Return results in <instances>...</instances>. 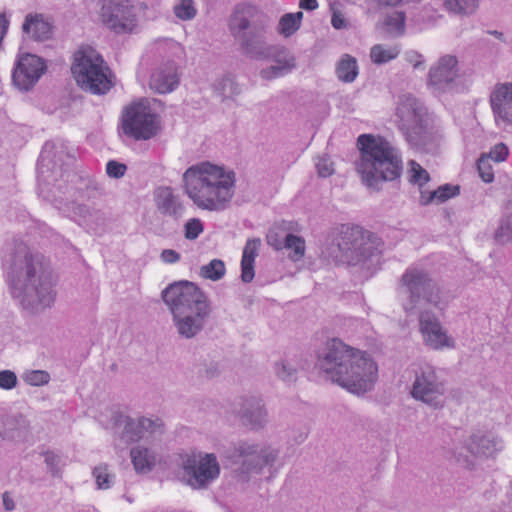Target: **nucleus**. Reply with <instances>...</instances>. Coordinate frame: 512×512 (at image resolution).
Wrapping results in <instances>:
<instances>
[{"mask_svg": "<svg viewBox=\"0 0 512 512\" xmlns=\"http://www.w3.org/2000/svg\"><path fill=\"white\" fill-rule=\"evenodd\" d=\"M183 469L189 476L193 488H205L220 474V466L214 454H199L187 457Z\"/></svg>", "mask_w": 512, "mask_h": 512, "instance_id": "4468645a", "label": "nucleus"}, {"mask_svg": "<svg viewBox=\"0 0 512 512\" xmlns=\"http://www.w3.org/2000/svg\"><path fill=\"white\" fill-rule=\"evenodd\" d=\"M71 71L77 84L92 94H105L112 87L108 66L92 48L80 49L75 53Z\"/></svg>", "mask_w": 512, "mask_h": 512, "instance_id": "1a4fd4ad", "label": "nucleus"}, {"mask_svg": "<svg viewBox=\"0 0 512 512\" xmlns=\"http://www.w3.org/2000/svg\"><path fill=\"white\" fill-rule=\"evenodd\" d=\"M489 103L495 126L502 131H509L512 128V81L495 84Z\"/></svg>", "mask_w": 512, "mask_h": 512, "instance_id": "f3484780", "label": "nucleus"}, {"mask_svg": "<svg viewBox=\"0 0 512 512\" xmlns=\"http://www.w3.org/2000/svg\"><path fill=\"white\" fill-rule=\"evenodd\" d=\"M275 375L286 383L296 381L298 374V367L294 360L284 358L274 364Z\"/></svg>", "mask_w": 512, "mask_h": 512, "instance_id": "72a5a7b5", "label": "nucleus"}, {"mask_svg": "<svg viewBox=\"0 0 512 512\" xmlns=\"http://www.w3.org/2000/svg\"><path fill=\"white\" fill-rule=\"evenodd\" d=\"M8 279L12 296L25 310L36 313L53 304L51 269L41 254L32 253L23 243L17 245L12 254Z\"/></svg>", "mask_w": 512, "mask_h": 512, "instance_id": "f03ea898", "label": "nucleus"}, {"mask_svg": "<svg viewBox=\"0 0 512 512\" xmlns=\"http://www.w3.org/2000/svg\"><path fill=\"white\" fill-rule=\"evenodd\" d=\"M336 76L339 81L344 83H352L359 74L358 62L355 57L344 54L336 64Z\"/></svg>", "mask_w": 512, "mask_h": 512, "instance_id": "cd10ccee", "label": "nucleus"}, {"mask_svg": "<svg viewBox=\"0 0 512 512\" xmlns=\"http://www.w3.org/2000/svg\"><path fill=\"white\" fill-rule=\"evenodd\" d=\"M39 181H42V178L41 176L39 177ZM39 189H40V193L41 195L49 200V201H54L55 199L52 197V195H50V193L52 192V190L48 187V183L47 184H43L42 182H40L39 184Z\"/></svg>", "mask_w": 512, "mask_h": 512, "instance_id": "052dcab7", "label": "nucleus"}, {"mask_svg": "<svg viewBox=\"0 0 512 512\" xmlns=\"http://www.w3.org/2000/svg\"><path fill=\"white\" fill-rule=\"evenodd\" d=\"M239 413L242 421L254 429L263 427L267 422V412L257 397L245 398Z\"/></svg>", "mask_w": 512, "mask_h": 512, "instance_id": "b1692460", "label": "nucleus"}, {"mask_svg": "<svg viewBox=\"0 0 512 512\" xmlns=\"http://www.w3.org/2000/svg\"><path fill=\"white\" fill-rule=\"evenodd\" d=\"M260 77L264 80H273L279 77H283L286 74L275 64L267 66L260 70Z\"/></svg>", "mask_w": 512, "mask_h": 512, "instance_id": "5fc2aeb1", "label": "nucleus"}, {"mask_svg": "<svg viewBox=\"0 0 512 512\" xmlns=\"http://www.w3.org/2000/svg\"><path fill=\"white\" fill-rule=\"evenodd\" d=\"M180 254L173 249H164L160 254V259L166 264H174L180 260Z\"/></svg>", "mask_w": 512, "mask_h": 512, "instance_id": "13d9d810", "label": "nucleus"}, {"mask_svg": "<svg viewBox=\"0 0 512 512\" xmlns=\"http://www.w3.org/2000/svg\"><path fill=\"white\" fill-rule=\"evenodd\" d=\"M317 0H299V7L304 10L313 11L318 8Z\"/></svg>", "mask_w": 512, "mask_h": 512, "instance_id": "bf43d9fd", "label": "nucleus"}, {"mask_svg": "<svg viewBox=\"0 0 512 512\" xmlns=\"http://www.w3.org/2000/svg\"><path fill=\"white\" fill-rule=\"evenodd\" d=\"M303 13L298 11L296 13L284 14L278 23L277 31L285 38L292 36L297 32L301 26Z\"/></svg>", "mask_w": 512, "mask_h": 512, "instance_id": "2f4dec72", "label": "nucleus"}, {"mask_svg": "<svg viewBox=\"0 0 512 512\" xmlns=\"http://www.w3.org/2000/svg\"><path fill=\"white\" fill-rule=\"evenodd\" d=\"M204 231V224L199 218H191L184 225V236L188 240L197 239Z\"/></svg>", "mask_w": 512, "mask_h": 512, "instance_id": "c03bdc74", "label": "nucleus"}, {"mask_svg": "<svg viewBox=\"0 0 512 512\" xmlns=\"http://www.w3.org/2000/svg\"><path fill=\"white\" fill-rule=\"evenodd\" d=\"M161 297L172 314L173 325L181 338H195L204 329L212 311L211 303L196 284L174 282L162 291Z\"/></svg>", "mask_w": 512, "mask_h": 512, "instance_id": "39448f33", "label": "nucleus"}, {"mask_svg": "<svg viewBox=\"0 0 512 512\" xmlns=\"http://www.w3.org/2000/svg\"><path fill=\"white\" fill-rule=\"evenodd\" d=\"M460 77L459 61L455 55L438 58L429 69L428 86L436 93L451 90Z\"/></svg>", "mask_w": 512, "mask_h": 512, "instance_id": "dca6fc26", "label": "nucleus"}, {"mask_svg": "<svg viewBox=\"0 0 512 512\" xmlns=\"http://www.w3.org/2000/svg\"><path fill=\"white\" fill-rule=\"evenodd\" d=\"M285 249L289 250V258L294 261H300L305 255V240L294 234L285 235Z\"/></svg>", "mask_w": 512, "mask_h": 512, "instance_id": "e433bc0d", "label": "nucleus"}, {"mask_svg": "<svg viewBox=\"0 0 512 512\" xmlns=\"http://www.w3.org/2000/svg\"><path fill=\"white\" fill-rule=\"evenodd\" d=\"M131 462L137 473L147 474L157 463V454L144 445H136L130 451Z\"/></svg>", "mask_w": 512, "mask_h": 512, "instance_id": "a878e982", "label": "nucleus"}, {"mask_svg": "<svg viewBox=\"0 0 512 512\" xmlns=\"http://www.w3.org/2000/svg\"><path fill=\"white\" fill-rule=\"evenodd\" d=\"M332 26L337 29H346L348 27V23L340 10L333 9L332 17H331Z\"/></svg>", "mask_w": 512, "mask_h": 512, "instance_id": "4d7b16f0", "label": "nucleus"}, {"mask_svg": "<svg viewBox=\"0 0 512 512\" xmlns=\"http://www.w3.org/2000/svg\"><path fill=\"white\" fill-rule=\"evenodd\" d=\"M17 385V376L11 370L0 371V388L11 390Z\"/></svg>", "mask_w": 512, "mask_h": 512, "instance_id": "3c124183", "label": "nucleus"}, {"mask_svg": "<svg viewBox=\"0 0 512 512\" xmlns=\"http://www.w3.org/2000/svg\"><path fill=\"white\" fill-rule=\"evenodd\" d=\"M215 88L223 98H230L238 93V87L231 78L221 79L218 81Z\"/></svg>", "mask_w": 512, "mask_h": 512, "instance_id": "de8ad7c7", "label": "nucleus"}, {"mask_svg": "<svg viewBox=\"0 0 512 512\" xmlns=\"http://www.w3.org/2000/svg\"><path fill=\"white\" fill-rule=\"evenodd\" d=\"M405 13L396 11L386 16L384 24L392 36H400L405 32Z\"/></svg>", "mask_w": 512, "mask_h": 512, "instance_id": "58836bf2", "label": "nucleus"}, {"mask_svg": "<svg viewBox=\"0 0 512 512\" xmlns=\"http://www.w3.org/2000/svg\"><path fill=\"white\" fill-rule=\"evenodd\" d=\"M405 59L414 69H424L425 59L418 51H407L405 53Z\"/></svg>", "mask_w": 512, "mask_h": 512, "instance_id": "864d4df0", "label": "nucleus"}, {"mask_svg": "<svg viewBox=\"0 0 512 512\" xmlns=\"http://www.w3.org/2000/svg\"><path fill=\"white\" fill-rule=\"evenodd\" d=\"M230 30L233 36L240 41L244 35L249 34L256 27H252L248 17L242 12L237 10L230 20Z\"/></svg>", "mask_w": 512, "mask_h": 512, "instance_id": "473e14b6", "label": "nucleus"}, {"mask_svg": "<svg viewBox=\"0 0 512 512\" xmlns=\"http://www.w3.org/2000/svg\"><path fill=\"white\" fill-rule=\"evenodd\" d=\"M127 167L125 164L111 160L106 165V172L108 176L119 179L124 176Z\"/></svg>", "mask_w": 512, "mask_h": 512, "instance_id": "603ef678", "label": "nucleus"}, {"mask_svg": "<svg viewBox=\"0 0 512 512\" xmlns=\"http://www.w3.org/2000/svg\"><path fill=\"white\" fill-rule=\"evenodd\" d=\"M3 505L6 511H12L15 508L13 499L8 493L3 494Z\"/></svg>", "mask_w": 512, "mask_h": 512, "instance_id": "680f3d73", "label": "nucleus"}, {"mask_svg": "<svg viewBox=\"0 0 512 512\" xmlns=\"http://www.w3.org/2000/svg\"><path fill=\"white\" fill-rule=\"evenodd\" d=\"M197 10L192 0H181L174 6V14L183 21L191 20L196 16Z\"/></svg>", "mask_w": 512, "mask_h": 512, "instance_id": "a19ab883", "label": "nucleus"}, {"mask_svg": "<svg viewBox=\"0 0 512 512\" xmlns=\"http://www.w3.org/2000/svg\"><path fill=\"white\" fill-rule=\"evenodd\" d=\"M23 31L37 40H43L48 38L51 26L42 15L29 14L26 16L25 22L23 23Z\"/></svg>", "mask_w": 512, "mask_h": 512, "instance_id": "bb28decb", "label": "nucleus"}, {"mask_svg": "<svg viewBox=\"0 0 512 512\" xmlns=\"http://www.w3.org/2000/svg\"><path fill=\"white\" fill-rule=\"evenodd\" d=\"M156 207L163 215L178 219L182 217L185 207L180 197L170 187H160L155 194Z\"/></svg>", "mask_w": 512, "mask_h": 512, "instance_id": "5701e85b", "label": "nucleus"}, {"mask_svg": "<svg viewBox=\"0 0 512 512\" xmlns=\"http://www.w3.org/2000/svg\"><path fill=\"white\" fill-rule=\"evenodd\" d=\"M124 425V437L129 441H138L148 438L162 432L163 423L159 418L137 417L130 418L126 416H115V423Z\"/></svg>", "mask_w": 512, "mask_h": 512, "instance_id": "6ab92c4d", "label": "nucleus"}, {"mask_svg": "<svg viewBox=\"0 0 512 512\" xmlns=\"http://www.w3.org/2000/svg\"><path fill=\"white\" fill-rule=\"evenodd\" d=\"M398 297L407 314H418V330L426 347L435 351L456 348V339L428 308L444 311L449 298L424 270L411 267L404 272L398 285Z\"/></svg>", "mask_w": 512, "mask_h": 512, "instance_id": "f257e3e1", "label": "nucleus"}, {"mask_svg": "<svg viewBox=\"0 0 512 512\" xmlns=\"http://www.w3.org/2000/svg\"><path fill=\"white\" fill-rule=\"evenodd\" d=\"M317 363L328 379L356 395L371 391L378 380L376 362L366 352L339 339L327 342Z\"/></svg>", "mask_w": 512, "mask_h": 512, "instance_id": "7ed1b4c3", "label": "nucleus"}, {"mask_svg": "<svg viewBox=\"0 0 512 512\" xmlns=\"http://www.w3.org/2000/svg\"><path fill=\"white\" fill-rule=\"evenodd\" d=\"M458 193L459 188L457 186L445 184L433 191L421 190L420 202L423 205H429L432 203L439 204L447 201Z\"/></svg>", "mask_w": 512, "mask_h": 512, "instance_id": "c756f323", "label": "nucleus"}, {"mask_svg": "<svg viewBox=\"0 0 512 512\" xmlns=\"http://www.w3.org/2000/svg\"><path fill=\"white\" fill-rule=\"evenodd\" d=\"M100 18L107 28L117 33L131 31L136 25L133 8L124 0H104Z\"/></svg>", "mask_w": 512, "mask_h": 512, "instance_id": "2eb2a0df", "label": "nucleus"}, {"mask_svg": "<svg viewBox=\"0 0 512 512\" xmlns=\"http://www.w3.org/2000/svg\"><path fill=\"white\" fill-rule=\"evenodd\" d=\"M44 60L34 54L21 56L13 72V82L20 90H29L46 71Z\"/></svg>", "mask_w": 512, "mask_h": 512, "instance_id": "a211bd4d", "label": "nucleus"}, {"mask_svg": "<svg viewBox=\"0 0 512 512\" xmlns=\"http://www.w3.org/2000/svg\"><path fill=\"white\" fill-rule=\"evenodd\" d=\"M179 84L177 67L174 62H168L157 67L150 78V88L159 93L165 94L172 92Z\"/></svg>", "mask_w": 512, "mask_h": 512, "instance_id": "aec40b11", "label": "nucleus"}, {"mask_svg": "<svg viewBox=\"0 0 512 512\" xmlns=\"http://www.w3.org/2000/svg\"><path fill=\"white\" fill-rule=\"evenodd\" d=\"M380 5L395 7L399 5L402 0H377Z\"/></svg>", "mask_w": 512, "mask_h": 512, "instance_id": "e2e57ef3", "label": "nucleus"}, {"mask_svg": "<svg viewBox=\"0 0 512 512\" xmlns=\"http://www.w3.org/2000/svg\"><path fill=\"white\" fill-rule=\"evenodd\" d=\"M261 240L253 238L247 240L241 259V280L250 283L255 276V259L259 254Z\"/></svg>", "mask_w": 512, "mask_h": 512, "instance_id": "393cba45", "label": "nucleus"}, {"mask_svg": "<svg viewBox=\"0 0 512 512\" xmlns=\"http://www.w3.org/2000/svg\"><path fill=\"white\" fill-rule=\"evenodd\" d=\"M477 168L479 172V176L486 183H491L494 180V171L491 164V161L488 159V156H483L478 159Z\"/></svg>", "mask_w": 512, "mask_h": 512, "instance_id": "a18cd8bd", "label": "nucleus"}, {"mask_svg": "<svg viewBox=\"0 0 512 512\" xmlns=\"http://www.w3.org/2000/svg\"><path fill=\"white\" fill-rule=\"evenodd\" d=\"M185 193L199 208L206 211L225 210L235 193L236 175L233 170L200 162L183 174Z\"/></svg>", "mask_w": 512, "mask_h": 512, "instance_id": "20e7f679", "label": "nucleus"}, {"mask_svg": "<svg viewBox=\"0 0 512 512\" xmlns=\"http://www.w3.org/2000/svg\"><path fill=\"white\" fill-rule=\"evenodd\" d=\"M407 173L409 181L412 184L418 185L420 191L423 190V186L430 180L429 173L415 160L408 162Z\"/></svg>", "mask_w": 512, "mask_h": 512, "instance_id": "4c0bfd02", "label": "nucleus"}, {"mask_svg": "<svg viewBox=\"0 0 512 512\" xmlns=\"http://www.w3.org/2000/svg\"><path fill=\"white\" fill-rule=\"evenodd\" d=\"M495 238L502 244L512 242V215H507L502 219L495 233Z\"/></svg>", "mask_w": 512, "mask_h": 512, "instance_id": "37998d69", "label": "nucleus"}, {"mask_svg": "<svg viewBox=\"0 0 512 512\" xmlns=\"http://www.w3.org/2000/svg\"><path fill=\"white\" fill-rule=\"evenodd\" d=\"M226 274L225 263L220 259H212L209 263L200 267L199 275L207 280L219 281Z\"/></svg>", "mask_w": 512, "mask_h": 512, "instance_id": "f704fd0d", "label": "nucleus"}, {"mask_svg": "<svg viewBox=\"0 0 512 512\" xmlns=\"http://www.w3.org/2000/svg\"><path fill=\"white\" fill-rule=\"evenodd\" d=\"M479 6V0H444V7L451 13L471 15Z\"/></svg>", "mask_w": 512, "mask_h": 512, "instance_id": "c9c22d12", "label": "nucleus"}, {"mask_svg": "<svg viewBox=\"0 0 512 512\" xmlns=\"http://www.w3.org/2000/svg\"><path fill=\"white\" fill-rule=\"evenodd\" d=\"M315 166L320 177H329L334 174V163L329 156H319L316 158Z\"/></svg>", "mask_w": 512, "mask_h": 512, "instance_id": "49530a36", "label": "nucleus"}, {"mask_svg": "<svg viewBox=\"0 0 512 512\" xmlns=\"http://www.w3.org/2000/svg\"><path fill=\"white\" fill-rule=\"evenodd\" d=\"M30 435V423L22 415H8L0 419V436L13 441H25Z\"/></svg>", "mask_w": 512, "mask_h": 512, "instance_id": "4be33fe9", "label": "nucleus"}, {"mask_svg": "<svg viewBox=\"0 0 512 512\" xmlns=\"http://www.w3.org/2000/svg\"><path fill=\"white\" fill-rule=\"evenodd\" d=\"M239 42L244 53L254 59H268L273 47V45L267 43L263 28L254 29V31L244 35Z\"/></svg>", "mask_w": 512, "mask_h": 512, "instance_id": "412c9836", "label": "nucleus"}, {"mask_svg": "<svg viewBox=\"0 0 512 512\" xmlns=\"http://www.w3.org/2000/svg\"><path fill=\"white\" fill-rule=\"evenodd\" d=\"M270 52L268 59H271L286 75L296 68V57L286 47L273 45Z\"/></svg>", "mask_w": 512, "mask_h": 512, "instance_id": "c85d7f7f", "label": "nucleus"}, {"mask_svg": "<svg viewBox=\"0 0 512 512\" xmlns=\"http://www.w3.org/2000/svg\"><path fill=\"white\" fill-rule=\"evenodd\" d=\"M392 120L413 148L429 150L440 138L432 115L424 103L411 94L399 96Z\"/></svg>", "mask_w": 512, "mask_h": 512, "instance_id": "0eeeda50", "label": "nucleus"}, {"mask_svg": "<svg viewBox=\"0 0 512 512\" xmlns=\"http://www.w3.org/2000/svg\"><path fill=\"white\" fill-rule=\"evenodd\" d=\"M44 462L47 469L53 474H57L60 468L61 458L53 451H46L43 453Z\"/></svg>", "mask_w": 512, "mask_h": 512, "instance_id": "8fccbe9b", "label": "nucleus"}, {"mask_svg": "<svg viewBox=\"0 0 512 512\" xmlns=\"http://www.w3.org/2000/svg\"><path fill=\"white\" fill-rule=\"evenodd\" d=\"M93 475L99 489H108L114 481L113 475L109 472L106 465H99L94 468Z\"/></svg>", "mask_w": 512, "mask_h": 512, "instance_id": "79ce46f5", "label": "nucleus"}, {"mask_svg": "<svg viewBox=\"0 0 512 512\" xmlns=\"http://www.w3.org/2000/svg\"><path fill=\"white\" fill-rule=\"evenodd\" d=\"M23 381L30 386H43L49 383L50 374L44 370H28L22 374Z\"/></svg>", "mask_w": 512, "mask_h": 512, "instance_id": "ea45409f", "label": "nucleus"}, {"mask_svg": "<svg viewBox=\"0 0 512 512\" xmlns=\"http://www.w3.org/2000/svg\"><path fill=\"white\" fill-rule=\"evenodd\" d=\"M267 242L275 250H281L285 246V236L280 237L275 230H270L267 234Z\"/></svg>", "mask_w": 512, "mask_h": 512, "instance_id": "6e6d98bb", "label": "nucleus"}, {"mask_svg": "<svg viewBox=\"0 0 512 512\" xmlns=\"http://www.w3.org/2000/svg\"><path fill=\"white\" fill-rule=\"evenodd\" d=\"M160 128V116L147 99L132 102L122 111L121 129L133 140H149L158 134Z\"/></svg>", "mask_w": 512, "mask_h": 512, "instance_id": "9b49d317", "label": "nucleus"}, {"mask_svg": "<svg viewBox=\"0 0 512 512\" xmlns=\"http://www.w3.org/2000/svg\"><path fill=\"white\" fill-rule=\"evenodd\" d=\"M279 456L275 447L253 440H240L227 452L226 458L235 467L242 481H249L274 466Z\"/></svg>", "mask_w": 512, "mask_h": 512, "instance_id": "6e6552de", "label": "nucleus"}, {"mask_svg": "<svg viewBox=\"0 0 512 512\" xmlns=\"http://www.w3.org/2000/svg\"><path fill=\"white\" fill-rule=\"evenodd\" d=\"M482 155L488 156L490 161L501 163L507 159L509 155V149L504 143H498L493 146L488 153H484Z\"/></svg>", "mask_w": 512, "mask_h": 512, "instance_id": "09e8293b", "label": "nucleus"}, {"mask_svg": "<svg viewBox=\"0 0 512 512\" xmlns=\"http://www.w3.org/2000/svg\"><path fill=\"white\" fill-rule=\"evenodd\" d=\"M380 239L360 226L343 225L337 238V252L330 256L356 265L380 252Z\"/></svg>", "mask_w": 512, "mask_h": 512, "instance_id": "9d476101", "label": "nucleus"}, {"mask_svg": "<svg viewBox=\"0 0 512 512\" xmlns=\"http://www.w3.org/2000/svg\"><path fill=\"white\" fill-rule=\"evenodd\" d=\"M359 158L355 163L362 183L379 190L384 182L395 181L403 172L401 151L381 136L361 134L357 138Z\"/></svg>", "mask_w": 512, "mask_h": 512, "instance_id": "423d86ee", "label": "nucleus"}, {"mask_svg": "<svg viewBox=\"0 0 512 512\" xmlns=\"http://www.w3.org/2000/svg\"><path fill=\"white\" fill-rule=\"evenodd\" d=\"M400 49L397 45L375 44L370 48V59L376 65L386 64L398 57Z\"/></svg>", "mask_w": 512, "mask_h": 512, "instance_id": "7c9ffc66", "label": "nucleus"}, {"mask_svg": "<svg viewBox=\"0 0 512 512\" xmlns=\"http://www.w3.org/2000/svg\"><path fill=\"white\" fill-rule=\"evenodd\" d=\"M445 385L438 376L437 370L430 364H423L415 371V380L411 395L433 408L443 406Z\"/></svg>", "mask_w": 512, "mask_h": 512, "instance_id": "ddd939ff", "label": "nucleus"}, {"mask_svg": "<svg viewBox=\"0 0 512 512\" xmlns=\"http://www.w3.org/2000/svg\"><path fill=\"white\" fill-rule=\"evenodd\" d=\"M504 448L503 440L491 432H476L469 435L463 442L454 444L452 455L456 461L469 463V456L478 458L494 457Z\"/></svg>", "mask_w": 512, "mask_h": 512, "instance_id": "f8f14e48", "label": "nucleus"}, {"mask_svg": "<svg viewBox=\"0 0 512 512\" xmlns=\"http://www.w3.org/2000/svg\"><path fill=\"white\" fill-rule=\"evenodd\" d=\"M492 34L495 35V37H497V38H501L503 36V34L498 31H493Z\"/></svg>", "mask_w": 512, "mask_h": 512, "instance_id": "0e129e2a", "label": "nucleus"}]
</instances>
